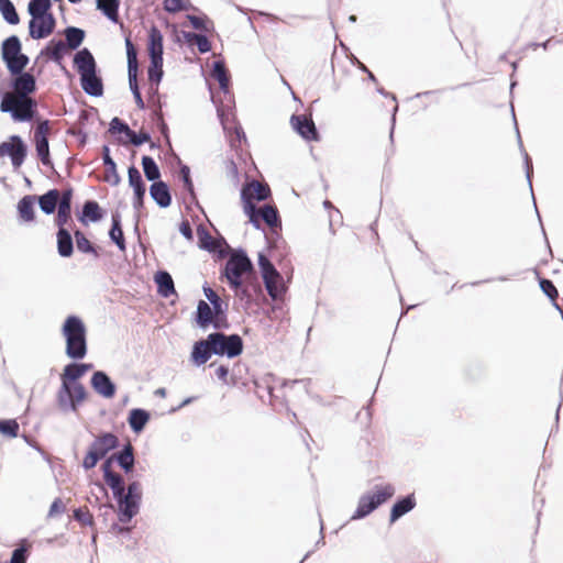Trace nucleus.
<instances>
[{
  "label": "nucleus",
  "mask_w": 563,
  "mask_h": 563,
  "mask_svg": "<svg viewBox=\"0 0 563 563\" xmlns=\"http://www.w3.org/2000/svg\"><path fill=\"white\" fill-rule=\"evenodd\" d=\"M147 54L148 59L163 58L164 55V36L156 25H152L148 30Z\"/></svg>",
  "instance_id": "31"
},
{
  "label": "nucleus",
  "mask_w": 563,
  "mask_h": 563,
  "mask_svg": "<svg viewBox=\"0 0 563 563\" xmlns=\"http://www.w3.org/2000/svg\"><path fill=\"white\" fill-rule=\"evenodd\" d=\"M93 391L104 399H111L117 394V385L104 371H96L90 377Z\"/></svg>",
  "instance_id": "19"
},
{
  "label": "nucleus",
  "mask_w": 563,
  "mask_h": 563,
  "mask_svg": "<svg viewBox=\"0 0 563 563\" xmlns=\"http://www.w3.org/2000/svg\"><path fill=\"white\" fill-rule=\"evenodd\" d=\"M197 235H198V246L200 250L212 252V236L208 232V230L199 225L197 228Z\"/></svg>",
  "instance_id": "60"
},
{
  "label": "nucleus",
  "mask_w": 563,
  "mask_h": 563,
  "mask_svg": "<svg viewBox=\"0 0 563 563\" xmlns=\"http://www.w3.org/2000/svg\"><path fill=\"white\" fill-rule=\"evenodd\" d=\"M178 177L180 181L183 183L184 191H186L189 195L190 203L195 205V207L200 210L202 213H205L203 208L198 201L197 194L195 190L194 181L190 175V168L186 164H180Z\"/></svg>",
  "instance_id": "36"
},
{
  "label": "nucleus",
  "mask_w": 563,
  "mask_h": 563,
  "mask_svg": "<svg viewBox=\"0 0 563 563\" xmlns=\"http://www.w3.org/2000/svg\"><path fill=\"white\" fill-rule=\"evenodd\" d=\"M107 214V211L93 199H87L77 212V219L82 225L100 222Z\"/></svg>",
  "instance_id": "23"
},
{
  "label": "nucleus",
  "mask_w": 563,
  "mask_h": 563,
  "mask_svg": "<svg viewBox=\"0 0 563 563\" xmlns=\"http://www.w3.org/2000/svg\"><path fill=\"white\" fill-rule=\"evenodd\" d=\"M396 493L394 485H375L373 490L361 495L351 520H361L387 503Z\"/></svg>",
  "instance_id": "7"
},
{
  "label": "nucleus",
  "mask_w": 563,
  "mask_h": 563,
  "mask_svg": "<svg viewBox=\"0 0 563 563\" xmlns=\"http://www.w3.org/2000/svg\"><path fill=\"white\" fill-rule=\"evenodd\" d=\"M154 283L157 294L163 298L176 295L175 284L172 275L165 269H158L154 274Z\"/></svg>",
  "instance_id": "33"
},
{
  "label": "nucleus",
  "mask_w": 563,
  "mask_h": 563,
  "mask_svg": "<svg viewBox=\"0 0 563 563\" xmlns=\"http://www.w3.org/2000/svg\"><path fill=\"white\" fill-rule=\"evenodd\" d=\"M186 19L189 21L190 25L199 33H207L209 31V24L212 25V22L205 13L201 15L187 14Z\"/></svg>",
  "instance_id": "55"
},
{
  "label": "nucleus",
  "mask_w": 563,
  "mask_h": 563,
  "mask_svg": "<svg viewBox=\"0 0 563 563\" xmlns=\"http://www.w3.org/2000/svg\"><path fill=\"white\" fill-rule=\"evenodd\" d=\"M30 63V57L24 54L22 51L18 54L11 62H9L5 67L9 74H18L22 71H26L25 68Z\"/></svg>",
  "instance_id": "54"
},
{
  "label": "nucleus",
  "mask_w": 563,
  "mask_h": 563,
  "mask_svg": "<svg viewBox=\"0 0 563 563\" xmlns=\"http://www.w3.org/2000/svg\"><path fill=\"white\" fill-rule=\"evenodd\" d=\"M20 426L15 419H0V434L5 438H16L19 435Z\"/></svg>",
  "instance_id": "56"
},
{
  "label": "nucleus",
  "mask_w": 563,
  "mask_h": 563,
  "mask_svg": "<svg viewBox=\"0 0 563 563\" xmlns=\"http://www.w3.org/2000/svg\"><path fill=\"white\" fill-rule=\"evenodd\" d=\"M214 355L212 343H209L208 336L194 342L190 352V362L196 367L205 365Z\"/></svg>",
  "instance_id": "24"
},
{
  "label": "nucleus",
  "mask_w": 563,
  "mask_h": 563,
  "mask_svg": "<svg viewBox=\"0 0 563 563\" xmlns=\"http://www.w3.org/2000/svg\"><path fill=\"white\" fill-rule=\"evenodd\" d=\"M292 130L307 142H319L321 136L312 120L305 114H292L290 117Z\"/></svg>",
  "instance_id": "17"
},
{
  "label": "nucleus",
  "mask_w": 563,
  "mask_h": 563,
  "mask_svg": "<svg viewBox=\"0 0 563 563\" xmlns=\"http://www.w3.org/2000/svg\"><path fill=\"white\" fill-rule=\"evenodd\" d=\"M511 113H512V119H514L515 129H516V133H517V140H518V144H519V148H520V152H521L522 157H523V168H525L526 178H527V181H528V185H529V188H530V192H531V196H532V199H533V206H534L537 216H538L539 220L541 221V217H540L539 210L537 208L536 198H534L533 188H532V175H533L532 159H531V157L529 156V154L527 153V151L523 147L522 140H521V136H520V133H519V129H518V124H517V119H516V115H515L514 107H511Z\"/></svg>",
  "instance_id": "27"
},
{
  "label": "nucleus",
  "mask_w": 563,
  "mask_h": 563,
  "mask_svg": "<svg viewBox=\"0 0 563 563\" xmlns=\"http://www.w3.org/2000/svg\"><path fill=\"white\" fill-rule=\"evenodd\" d=\"M109 239L117 247L124 252L126 250V242L124 232L122 229V218L119 211H114L111 214V227L108 232Z\"/></svg>",
  "instance_id": "34"
},
{
  "label": "nucleus",
  "mask_w": 563,
  "mask_h": 563,
  "mask_svg": "<svg viewBox=\"0 0 563 563\" xmlns=\"http://www.w3.org/2000/svg\"><path fill=\"white\" fill-rule=\"evenodd\" d=\"M33 71L34 67L30 68L27 71L9 74V88L22 97H26L36 92L37 84Z\"/></svg>",
  "instance_id": "14"
},
{
  "label": "nucleus",
  "mask_w": 563,
  "mask_h": 563,
  "mask_svg": "<svg viewBox=\"0 0 563 563\" xmlns=\"http://www.w3.org/2000/svg\"><path fill=\"white\" fill-rule=\"evenodd\" d=\"M257 265L261 277L263 279V284L271 299L278 300L282 297H285L291 276L285 280L280 272L276 269L272 261L264 252L258 253ZM290 275H292V273Z\"/></svg>",
  "instance_id": "5"
},
{
  "label": "nucleus",
  "mask_w": 563,
  "mask_h": 563,
  "mask_svg": "<svg viewBox=\"0 0 563 563\" xmlns=\"http://www.w3.org/2000/svg\"><path fill=\"white\" fill-rule=\"evenodd\" d=\"M56 27L55 16H33L29 21V36L32 40L48 37Z\"/></svg>",
  "instance_id": "20"
},
{
  "label": "nucleus",
  "mask_w": 563,
  "mask_h": 563,
  "mask_svg": "<svg viewBox=\"0 0 563 563\" xmlns=\"http://www.w3.org/2000/svg\"><path fill=\"white\" fill-rule=\"evenodd\" d=\"M539 286L542 292L550 299L552 306L563 314V308L559 306L556 302V298L559 297V291L554 285V283L545 277H539Z\"/></svg>",
  "instance_id": "47"
},
{
  "label": "nucleus",
  "mask_w": 563,
  "mask_h": 563,
  "mask_svg": "<svg viewBox=\"0 0 563 563\" xmlns=\"http://www.w3.org/2000/svg\"><path fill=\"white\" fill-rule=\"evenodd\" d=\"M242 271L230 265L229 262H225L221 267L220 274L221 278H224L229 285V287L240 296H247V290L243 287L242 280Z\"/></svg>",
  "instance_id": "25"
},
{
  "label": "nucleus",
  "mask_w": 563,
  "mask_h": 563,
  "mask_svg": "<svg viewBox=\"0 0 563 563\" xmlns=\"http://www.w3.org/2000/svg\"><path fill=\"white\" fill-rule=\"evenodd\" d=\"M115 464L122 470L123 474L130 478L132 477L135 468V450L131 442L120 444L118 450L113 451Z\"/></svg>",
  "instance_id": "18"
},
{
  "label": "nucleus",
  "mask_w": 563,
  "mask_h": 563,
  "mask_svg": "<svg viewBox=\"0 0 563 563\" xmlns=\"http://www.w3.org/2000/svg\"><path fill=\"white\" fill-rule=\"evenodd\" d=\"M163 104L158 103V108L153 111V120L159 131V133L166 139L169 143V128L164 119V113L162 110Z\"/></svg>",
  "instance_id": "57"
},
{
  "label": "nucleus",
  "mask_w": 563,
  "mask_h": 563,
  "mask_svg": "<svg viewBox=\"0 0 563 563\" xmlns=\"http://www.w3.org/2000/svg\"><path fill=\"white\" fill-rule=\"evenodd\" d=\"M66 55V45L63 40L51 38L46 45L41 49L38 56L34 60V65L38 63L43 56H48L51 60L60 66L62 70L67 77H73L71 73L63 65Z\"/></svg>",
  "instance_id": "16"
},
{
  "label": "nucleus",
  "mask_w": 563,
  "mask_h": 563,
  "mask_svg": "<svg viewBox=\"0 0 563 563\" xmlns=\"http://www.w3.org/2000/svg\"><path fill=\"white\" fill-rule=\"evenodd\" d=\"M37 103L34 99L29 96L22 97V101L19 104L18 114L27 117L25 119L13 120L14 122H30L36 114Z\"/></svg>",
  "instance_id": "49"
},
{
  "label": "nucleus",
  "mask_w": 563,
  "mask_h": 563,
  "mask_svg": "<svg viewBox=\"0 0 563 563\" xmlns=\"http://www.w3.org/2000/svg\"><path fill=\"white\" fill-rule=\"evenodd\" d=\"M30 555V550L27 547L20 545L16 547L11 552V558L8 561L9 563H26Z\"/></svg>",
  "instance_id": "64"
},
{
  "label": "nucleus",
  "mask_w": 563,
  "mask_h": 563,
  "mask_svg": "<svg viewBox=\"0 0 563 563\" xmlns=\"http://www.w3.org/2000/svg\"><path fill=\"white\" fill-rule=\"evenodd\" d=\"M77 250L82 254H92L96 258L100 256L99 247L93 245L79 229L74 232Z\"/></svg>",
  "instance_id": "45"
},
{
  "label": "nucleus",
  "mask_w": 563,
  "mask_h": 563,
  "mask_svg": "<svg viewBox=\"0 0 563 563\" xmlns=\"http://www.w3.org/2000/svg\"><path fill=\"white\" fill-rule=\"evenodd\" d=\"M74 189L71 186H68L62 192L60 199L57 201V213L55 216V224L56 225H66L70 220L71 214V202H73Z\"/></svg>",
  "instance_id": "26"
},
{
  "label": "nucleus",
  "mask_w": 563,
  "mask_h": 563,
  "mask_svg": "<svg viewBox=\"0 0 563 563\" xmlns=\"http://www.w3.org/2000/svg\"><path fill=\"white\" fill-rule=\"evenodd\" d=\"M92 368V363L71 361L66 364L60 374L62 393L66 394L67 389L71 388L76 391V401H85L88 397V391L85 385L80 383V378Z\"/></svg>",
  "instance_id": "8"
},
{
  "label": "nucleus",
  "mask_w": 563,
  "mask_h": 563,
  "mask_svg": "<svg viewBox=\"0 0 563 563\" xmlns=\"http://www.w3.org/2000/svg\"><path fill=\"white\" fill-rule=\"evenodd\" d=\"M227 262L230 265L239 268L243 273H250L254 271V265L246 251L242 247H239L228 260Z\"/></svg>",
  "instance_id": "43"
},
{
  "label": "nucleus",
  "mask_w": 563,
  "mask_h": 563,
  "mask_svg": "<svg viewBox=\"0 0 563 563\" xmlns=\"http://www.w3.org/2000/svg\"><path fill=\"white\" fill-rule=\"evenodd\" d=\"M172 27V32L174 35V41L176 43L185 42L189 46H191V41L196 38L198 33L189 32V31H180L178 30L177 24H168Z\"/></svg>",
  "instance_id": "61"
},
{
  "label": "nucleus",
  "mask_w": 563,
  "mask_h": 563,
  "mask_svg": "<svg viewBox=\"0 0 563 563\" xmlns=\"http://www.w3.org/2000/svg\"><path fill=\"white\" fill-rule=\"evenodd\" d=\"M163 8L166 12L172 14L183 10H198V8L192 5V3L189 0H164Z\"/></svg>",
  "instance_id": "53"
},
{
  "label": "nucleus",
  "mask_w": 563,
  "mask_h": 563,
  "mask_svg": "<svg viewBox=\"0 0 563 563\" xmlns=\"http://www.w3.org/2000/svg\"><path fill=\"white\" fill-rule=\"evenodd\" d=\"M120 448L119 437L111 431H101L88 446L81 462L85 471L95 468L106 455Z\"/></svg>",
  "instance_id": "6"
},
{
  "label": "nucleus",
  "mask_w": 563,
  "mask_h": 563,
  "mask_svg": "<svg viewBox=\"0 0 563 563\" xmlns=\"http://www.w3.org/2000/svg\"><path fill=\"white\" fill-rule=\"evenodd\" d=\"M66 47L68 46L70 49H78L86 38V31L78 26L68 25L64 29Z\"/></svg>",
  "instance_id": "41"
},
{
  "label": "nucleus",
  "mask_w": 563,
  "mask_h": 563,
  "mask_svg": "<svg viewBox=\"0 0 563 563\" xmlns=\"http://www.w3.org/2000/svg\"><path fill=\"white\" fill-rule=\"evenodd\" d=\"M59 198V190L52 188L41 196H36V202L41 211L47 216L53 214L56 210Z\"/></svg>",
  "instance_id": "39"
},
{
  "label": "nucleus",
  "mask_w": 563,
  "mask_h": 563,
  "mask_svg": "<svg viewBox=\"0 0 563 563\" xmlns=\"http://www.w3.org/2000/svg\"><path fill=\"white\" fill-rule=\"evenodd\" d=\"M109 132L114 137L121 134H124L128 137L129 133L131 132V128L124 120L120 119L119 117H114L111 119L109 123Z\"/></svg>",
  "instance_id": "58"
},
{
  "label": "nucleus",
  "mask_w": 563,
  "mask_h": 563,
  "mask_svg": "<svg viewBox=\"0 0 563 563\" xmlns=\"http://www.w3.org/2000/svg\"><path fill=\"white\" fill-rule=\"evenodd\" d=\"M0 13L2 19L9 25H16L20 23V15L11 0H0Z\"/></svg>",
  "instance_id": "48"
},
{
  "label": "nucleus",
  "mask_w": 563,
  "mask_h": 563,
  "mask_svg": "<svg viewBox=\"0 0 563 563\" xmlns=\"http://www.w3.org/2000/svg\"><path fill=\"white\" fill-rule=\"evenodd\" d=\"M48 126H49V120H41L33 133V142L35 146L36 156L40 159V162L45 166L48 167L53 175L60 178V175L57 173V170L54 167L53 159L51 157L49 152V141H48Z\"/></svg>",
  "instance_id": "11"
},
{
  "label": "nucleus",
  "mask_w": 563,
  "mask_h": 563,
  "mask_svg": "<svg viewBox=\"0 0 563 563\" xmlns=\"http://www.w3.org/2000/svg\"><path fill=\"white\" fill-rule=\"evenodd\" d=\"M73 517L82 526L92 527L95 525L93 517L87 508L78 507L74 509Z\"/></svg>",
  "instance_id": "62"
},
{
  "label": "nucleus",
  "mask_w": 563,
  "mask_h": 563,
  "mask_svg": "<svg viewBox=\"0 0 563 563\" xmlns=\"http://www.w3.org/2000/svg\"><path fill=\"white\" fill-rule=\"evenodd\" d=\"M22 51V43L18 35L12 34L1 43V59L7 65Z\"/></svg>",
  "instance_id": "38"
},
{
  "label": "nucleus",
  "mask_w": 563,
  "mask_h": 563,
  "mask_svg": "<svg viewBox=\"0 0 563 563\" xmlns=\"http://www.w3.org/2000/svg\"><path fill=\"white\" fill-rule=\"evenodd\" d=\"M114 453L111 452L106 457L102 459V463L100 466L101 473H102V479L103 483H96L98 488L102 492L104 497H109L107 487H112L113 484H117L119 478H121L123 475L120 473H117L113 471V464H115V461H113Z\"/></svg>",
  "instance_id": "21"
},
{
  "label": "nucleus",
  "mask_w": 563,
  "mask_h": 563,
  "mask_svg": "<svg viewBox=\"0 0 563 563\" xmlns=\"http://www.w3.org/2000/svg\"><path fill=\"white\" fill-rule=\"evenodd\" d=\"M65 341V355L71 361H81L88 354V329L81 317L68 314L60 327Z\"/></svg>",
  "instance_id": "3"
},
{
  "label": "nucleus",
  "mask_w": 563,
  "mask_h": 563,
  "mask_svg": "<svg viewBox=\"0 0 563 563\" xmlns=\"http://www.w3.org/2000/svg\"><path fill=\"white\" fill-rule=\"evenodd\" d=\"M209 343H212L214 355L227 358H235L243 353L244 342L240 334H227L217 330L208 334Z\"/></svg>",
  "instance_id": "9"
},
{
  "label": "nucleus",
  "mask_w": 563,
  "mask_h": 563,
  "mask_svg": "<svg viewBox=\"0 0 563 563\" xmlns=\"http://www.w3.org/2000/svg\"><path fill=\"white\" fill-rule=\"evenodd\" d=\"M150 420L151 412L143 408H132L126 418L131 431L135 434L142 433Z\"/></svg>",
  "instance_id": "32"
},
{
  "label": "nucleus",
  "mask_w": 563,
  "mask_h": 563,
  "mask_svg": "<svg viewBox=\"0 0 563 563\" xmlns=\"http://www.w3.org/2000/svg\"><path fill=\"white\" fill-rule=\"evenodd\" d=\"M417 506V499L415 493L401 495L396 498L390 507L389 511V523L393 525L402 518L405 515L412 511Z\"/></svg>",
  "instance_id": "22"
},
{
  "label": "nucleus",
  "mask_w": 563,
  "mask_h": 563,
  "mask_svg": "<svg viewBox=\"0 0 563 563\" xmlns=\"http://www.w3.org/2000/svg\"><path fill=\"white\" fill-rule=\"evenodd\" d=\"M121 0H96V8L112 23L119 22Z\"/></svg>",
  "instance_id": "42"
},
{
  "label": "nucleus",
  "mask_w": 563,
  "mask_h": 563,
  "mask_svg": "<svg viewBox=\"0 0 563 563\" xmlns=\"http://www.w3.org/2000/svg\"><path fill=\"white\" fill-rule=\"evenodd\" d=\"M148 191L150 197L161 209H166L172 205V191L169 185L166 181H154V184H151Z\"/></svg>",
  "instance_id": "28"
},
{
  "label": "nucleus",
  "mask_w": 563,
  "mask_h": 563,
  "mask_svg": "<svg viewBox=\"0 0 563 563\" xmlns=\"http://www.w3.org/2000/svg\"><path fill=\"white\" fill-rule=\"evenodd\" d=\"M141 163L144 176L148 181L154 184V181L158 183L159 180H162L159 167L152 156L143 155Z\"/></svg>",
  "instance_id": "44"
},
{
  "label": "nucleus",
  "mask_w": 563,
  "mask_h": 563,
  "mask_svg": "<svg viewBox=\"0 0 563 563\" xmlns=\"http://www.w3.org/2000/svg\"><path fill=\"white\" fill-rule=\"evenodd\" d=\"M211 76L218 81L219 89L223 93V99H219L209 88L211 101L217 109L218 119L222 125L225 135L229 137L230 145L233 148L246 143V134L242 125L236 121L233 113L235 107L234 96L231 91V75L222 59L213 60Z\"/></svg>",
  "instance_id": "1"
},
{
  "label": "nucleus",
  "mask_w": 563,
  "mask_h": 563,
  "mask_svg": "<svg viewBox=\"0 0 563 563\" xmlns=\"http://www.w3.org/2000/svg\"><path fill=\"white\" fill-rule=\"evenodd\" d=\"M164 58H154L150 59V65L147 67V80L148 82H153L159 85L164 77L163 69Z\"/></svg>",
  "instance_id": "50"
},
{
  "label": "nucleus",
  "mask_w": 563,
  "mask_h": 563,
  "mask_svg": "<svg viewBox=\"0 0 563 563\" xmlns=\"http://www.w3.org/2000/svg\"><path fill=\"white\" fill-rule=\"evenodd\" d=\"M192 321L196 327L202 331L208 330L209 327H212L214 330H227L230 328L228 317L220 318V316L213 312L210 305L202 299L197 302Z\"/></svg>",
  "instance_id": "12"
},
{
  "label": "nucleus",
  "mask_w": 563,
  "mask_h": 563,
  "mask_svg": "<svg viewBox=\"0 0 563 563\" xmlns=\"http://www.w3.org/2000/svg\"><path fill=\"white\" fill-rule=\"evenodd\" d=\"M21 101V95H13L0 88V111L2 113H9L12 120L26 118L16 112Z\"/></svg>",
  "instance_id": "30"
},
{
  "label": "nucleus",
  "mask_w": 563,
  "mask_h": 563,
  "mask_svg": "<svg viewBox=\"0 0 563 563\" xmlns=\"http://www.w3.org/2000/svg\"><path fill=\"white\" fill-rule=\"evenodd\" d=\"M73 67L79 74L80 87L85 93L96 98L103 96V80L89 48L82 47L74 55Z\"/></svg>",
  "instance_id": "4"
},
{
  "label": "nucleus",
  "mask_w": 563,
  "mask_h": 563,
  "mask_svg": "<svg viewBox=\"0 0 563 563\" xmlns=\"http://www.w3.org/2000/svg\"><path fill=\"white\" fill-rule=\"evenodd\" d=\"M27 145L18 134L10 135L7 141L0 143V157L8 156L14 169H18L24 163L27 156Z\"/></svg>",
  "instance_id": "13"
},
{
  "label": "nucleus",
  "mask_w": 563,
  "mask_h": 563,
  "mask_svg": "<svg viewBox=\"0 0 563 563\" xmlns=\"http://www.w3.org/2000/svg\"><path fill=\"white\" fill-rule=\"evenodd\" d=\"M128 183H129V186L133 189L132 206L135 211L134 232L136 234H139V230H140L139 222H140V218H141V212L144 209L146 185L142 178L141 172L133 164L128 167Z\"/></svg>",
  "instance_id": "10"
},
{
  "label": "nucleus",
  "mask_w": 563,
  "mask_h": 563,
  "mask_svg": "<svg viewBox=\"0 0 563 563\" xmlns=\"http://www.w3.org/2000/svg\"><path fill=\"white\" fill-rule=\"evenodd\" d=\"M58 408L64 411H77L84 401H76V391L68 388L66 394L62 393V386L59 387L56 396Z\"/></svg>",
  "instance_id": "40"
},
{
  "label": "nucleus",
  "mask_w": 563,
  "mask_h": 563,
  "mask_svg": "<svg viewBox=\"0 0 563 563\" xmlns=\"http://www.w3.org/2000/svg\"><path fill=\"white\" fill-rule=\"evenodd\" d=\"M27 13L33 16H55L52 12V3L48 0H30Z\"/></svg>",
  "instance_id": "46"
},
{
  "label": "nucleus",
  "mask_w": 563,
  "mask_h": 563,
  "mask_svg": "<svg viewBox=\"0 0 563 563\" xmlns=\"http://www.w3.org/2000/svg\"><path fill=\"white\" fill-rule=\"evenodd\" d=\"M251 188L254 191V199L265 201L271 196V188L267 184H261L258 180H251Z\"/></svg>",
  "instance_id": "59"
},
{
  "label": "nucleus",
  "mask_w": 563,
  "mask_h": 563,
  "mask_svg": "<svg viewBox=\"0 0 563 563\" xmlns=\"http://www.w3.org/2000/svg\"><path fill=\"white\" fill-rule=\"evenodd\" d=\"M240 197L243 206V211L249 219L251 217L260 216L257 207L252 201V196L249 194V187L246 185H244L241 188Z\"/></svg>",
  "instance_id": "52"
},
{
  "label": "nucleus",
  "mask_w": 563,
  "mask_h": 563,
  "mask_svg": "<svg viewBox=\"0 0 563 563\" xmlns=\"http://www.w3.org/2000/svg\"><path fill=\"white\" fill-rule=\"evenodd\" d=\"M36 195H25L16 203V213L19 223L34 222Z\"/></svg>",
  "instance_id": "29"
},
{
  "label": "nucleus",
  "mask_w": 563,
  "mask_h": 563,
  "mask_svg": "<svg viewBox=\"0 0 563 563\" xmlns=\"http://www.w3.org/2000/svg\"><path fill=\"white\" fill-rule=\"evenodd\" d=\"M205 297L208 299L213 312L220 318L228 317L229 305L206 282L202 286Z\"/></svg>",
  "instance_id": "37"
},
{
  "label": "nucleus",
  "mask_w": 563,
  "mask_h": 563,
  "mask_svg": "<svg viewBox=\"0 0 563 563\" xmlns=\"http://www.w3.org/2000/svg\"><path fill=\"white\" fill-rule=\"evenodd\" d=\"M112 497L117 503V516L121 523H129L140 512L142 504V489L137 481H132L125 486L124 477L110 487Z\"/></svg>",
  "instance_id": "2"
},
{
  "label": "nucleus",
  "mask_w": 563,
  "mask_h": 563,
  "mask_svg": "<svg viewBox=\"0 0 563 563\" xmlns=\"http://www.w3.org/2000/svg\"><path fill=\"white\" fill-rule=\"evenodd\" d=\"M151 140V134L147 131H139L135 132L131 129V132L129 133L128 141L135 147L142 146L144 143L148 142Z\"/></svg>",
  "instance_id": "63"
},
{
  "label": "nucleus",
  "mask_w": 563,
  "mask_h": 563,
  "mask_svg": "<svg viewBox=\"0 0 563 563\" xmlns=\"http://www.w3.org/2000/svg\"><path fill=\"white\" fill-rule=\"evenodd\" d=\"M126 62H128V80L129 88L133 96L141 93V89L137 81L139 75V62H137V49L131 40V35H126L124 38Z\"/></svg>",
  "instance_id": "15"
},
{
  "label": "nucleus",
  "mask_w": 563,
  "mask_h": 563,
  "mask_svg": "<svg viewBox=\"0 0 563 563\" xmlns=\"http://www.w3.org/2000/svg\"><path fill=\"white\" fill-rule=\"evenodd\" d=\"M260 216L262 220L272 229L280 228L282 220L276 207L265 205Z\"/></svg>",
  "instance_id": "51"
},
{
  "label": "nucleus",
  "mask_w": 563,
  "mask_h": 563,
  "mask_svg": "<svg viewBox=\"0 0 563 563\" xmlns=\"http://www.w3.org/2000/svg\"><path fill=\"white\" fill-rule=\"evenodd\" d=\"M57 253L60 257L68 258L74 254V241L68 229L65 225H56Z\"/></svg>",
  "instance_id": "35"
}]
</instances>
